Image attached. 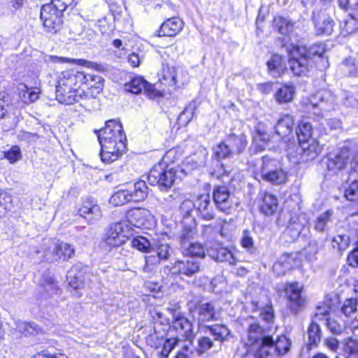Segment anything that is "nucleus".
<instances>
[{
    "label": "nucleus",
    "instance_id": "1",
    "mask_svg": "<svg viewBox=\"0 0 358 358\" xmlns=\"http://www.w3.org/2000/svg\"><path fill=\"white\" fill-rule=\"evenodd\" d=\"M95 132L101 148L100 155L103 162L111 163L125 152L127 138L120 122L110 120L104 128Z\"/></svg>",
    "mask_w": 358,
    "mask_h": 358
},
{
    "label": "nucleus",
    "instance_id": "2",
    "mask_svg": "<svg viewBox=\"0 0 358 358\" xmlns=\"http://www.w3.org/2000/svg\"><path fill=\"white\" fill-rule=\"evenodd\" d=\"M189 310L195 317L199 330L201 333H210L214 336L215 340L225 341L229 336L230 331L229 328L221 324L206 325V323L214 321L215 317V306L211 302L201 303L200 299L195 296L188 303Z\"/></svg>",
    "mask_w": 358,
    "mask_h": 358
},
{
    "label": "nucleus",
    "instance_id": "3",
    "mask_svg": "<svg viewBox=\"0 0 358 358\" xmlns=\"http://www.w3.org/2000/svg\"><path fill=\"white\" fill-rule=\"evenodd\" d=\"M288 53V64L295 76H307L313 67V61L306 55V47L290 43L282 45Z\"/></svg>",
    "mask_w": 358,
    "mask_h": 358
},
{
    "label": "nucleus",
    "instance_id": "4",
    "mask_svg": "<svg viewBox=\"0 0 358 358\" xmlns=\"http://www.w3.org/2000/svg\"><path fill=\"white\" fill-rule=\"evenodd\" d=\"M327 171L331 174H336L348 167L357 164V154L352 147L343 145L336 152L329 153L324 162Z\"/></svg>",
    "mask_w": 358,
    "mask_h": 358
},
{
    "label": "nucleus",
    "instance_id": "5",
    "mask_svg": "<svg viewBox=\"0 0 358 358\" xmlns=\"http://www.w3.org/2000/svg\"><path fill=\"white\" fill-rule=\"evenodd\" d=\"M148 187L145 182L140 180L134 184L129 189H120L110 198L109 202L113 206H120L129 202H139L146 199Z\"/></svg>",
    "mask_w": 358,
    "mask_h": 358
},
{
    "label": "nucleus",
    "instance_id": "6",
    "mask_svg": "<svg viewBox=\"0 0 358 358\" xmlns=\"http://www.w3.org/2000/svg\"><path fill=\"white\" fill-rule=\"evenodd\" d=\"M261 176L262 179L274 185H279L287 180V172L284 170L280 162L270 156L262 158Z\"/></svg>",
    "mask_w": 358,
    "mask_h": 358
},
{
    "label": "nucleus",
    "instance_id": "7",
    "mask_svg": "<svg viewBox=\"0 0 358 358\" xmlns=\"http://www.w3.org/2000/svg\"><path fill=\"white\" fill-rule=\"evenodd\" d=\"M175 178L176 171L157 164L150 171L148 181L150 185H157L161 191H167L173 186Z\"/></svg>",
    "mask_w": 358,
    "mask_h": 358
},
{
    "label": "nucleus",
    "instance_id": "8",
    "mask_svg": "<svg viewBox=\"0 0 358 358\" xmlns=\"http://www.w3.org/2000/svg\"><path fill=\"white\" fill-rule=\"evenodd\" d=\"M303 286L298 282H288L284 291L287 299V306L290 312L297 315L306 306V297L303 293Z\"/></svg>",
    "mask_w": 358,
    "mask_h": 358
},
{
    "label": "nucleus",
    "instance_id": "9",
    "mask_svg": "<svg viewBox=\"0 0 358 358\" xmlns=\"http://www.w3.org/2000/svg\"><path fill=\"white\" fill-rule=\"evenodd\" d=\"M55 98L59 103L64 105L80 102V106L85 108L90 107L89 101L94 100L92 95H89L83 90H68L57 87H55Z\"/></svg>",
    "mask_w": 358,
    "mask_h": 358
},
{
    "label": "nucleus",
    "instance_id": "10",
    "mask_svg": "<svg viewBox=\"0 0 358 358\" xmlns=\"http://www.w3.org/2000/svg\"><path fill=\"white\" fill-rule=\"evenodd\" d=\"M201 263L194 257L185 256L182 259L174 262L171 268L173 275H178L181 278L192 277L200 271Z\"/></svg>",
    "mask_w": 358,
    "mask_h": 358
},
{
    "label": "nucleus",
    "instance_id": "11",
    "mask_svg": "<svg viewBox=\"0 0 358 358\" xmlns=\"http://www.w3.org/2000/svg\"><path fill=\"white\" fill-rule=\"evenodd\" d=\"M234 196L226 185H215L213 190V199L217 208L227 214L231 213L234 206Z\"/></svg>",
    "mask_w": 358,
    "mask_h": 358
},
{
    "label": "nucleus",
    "instance_id": "12",
    "mask_svg": "<svg viewBox=\"0 0 358 358\" xmlns=\"http://www.w3.org/2000/svg\"><path fill=\"white\" fill-rule=\"evenodd\" d=\"M62 12L48 4L43 5L41 10V19L43 25L51 33L55 34L62 29Z\"/></svg>",
    "mask_w": 358,
    "mask_h": 358
},
{
    "label": "nucleus",
    "instance_id": "13",
    "mask_svg": "<svg viewBox=\"0 0 358 358\" xmlns=\"http://www.w3.org/2000/svg\"><path fill=\"white\" fill-rule=\"evenodd\" d=\"M128 231V226L125 222L113 223L105 234L104 241L109 246L118 247L127 240Z\"/></svg>",
    "mask_w": 358,
    "mask_h": 358
},
{
    "label": "nucleus",
    "instance_id": "14",
    "mask_svg": "<svg viewBox=\"0 0 358 358\" xmlns=\"http://www.w3.org/2000/svg\"><path fill=\"white\" fill-rule=\"evenodd\" d=\"M273 26L280 34L287 36L292 43L299 41V24L296 22L282 16H277L273 19Z\"/></svg>",
    "mask_w": 358,
    "mask_h": 358
},
{
    "label": "nucleus",
    "instance_id": "15",
    "mask_svg": "<svg viewBox=\"0 0 358 358\" xmlns=\"http://www.w3.org/2000/svg\"><path fill=\"white\" fill-rule=\"evenodd\" d=\"M124 90L132 94H139L143 91L149 98L154 99L159 96L153 85L149 83L141 76H134L124 84Z\"/></svg>",
    "mask_w": 358,
    "mask_h": 358
},
{
    "label": "nucleus",
    "instance_id": "16",
    "mask_svg": "<svg viewBox=\"0 0 358 358\" xmlns=\"http://www.w3.org/2000/svg\"><path fill=\"white\" fill-rule=\"evenodd\" d=\"M73 255L74 249L71 245L64 242L53 243L44 251V257L48 262L67 260Z\"/></svg>",
    "mask_w": 358,
    "mask_h": 358
},
{
    "label": "nucleus",
    "instance_id": "17",
    "mask_svg": "<svg viewBox=\"0 0 358 358\" xmlns=\"http://www.w3.org/2000/svg\"><path fill=\"white\" fill-rule=\"evenodd\" d=\"M310 105L313 109L319 108L321 111H331L335 108L336 98L331 91L320 90L311 96Z\"/></svg>",
    "mask_w": 358,
    "mask_h": 358
},
{
    "label": "nucleus",
    "instance_id": "18",
    "mask_svg": "<svg viewBox=\"0 0 358 358\" xmlns=\"http://www.w3.org/2000/svg\"><path fill=\"white\" fill-rule=\"evenodd\" d=\"M83 78L80 71L73 70L63 71L58 76L56 87L68 90H80L81 81Z\"/></svg>",
    "mask_w": 358,
    "mask_h": 358
},
{
    "label": "nucleus",
    "instance_id": "19",
    "mask_svg": "<svg viewBox=\"0 0 358 358\" xmlns=\"http://www.w3.org/2000/svg\"><path fill=\"white\" fill-rule=\"evenodd\" d=\"M172 327L187 340L194 336L192 322L180 313L173 314Z\"/></svg>",
    "mask_w": 358,
    "mask_h": 358
},
{
    "label": "nucleus",
    "instance_id": "20",
    "mask_svg": "<svg viewBox=\"0 0 358 358\" xmlns=\"http://www.w3.org/2000/svg\"><path fill=\"white\" fill-rule=\"evenodd\" d=\"M301 152L299 160L301 162H308L315 159L321 153L322 145L317 140H311L299 144Z\"/></svg>",
    "mask_w": 358,
    "mask_h": 358
},
{
    "label": "nucleus",
    "instance_id": "21",
    "mask_svg": "<svg viewBox=\"0 0 358 358\" xmlns=\"http://www.w3.org/2000/svg\"><path fill=\"white\" fill-rule=\"evenodd\" d=\"M207 255L217 262H228L235 264L236 260L233 253L225 247L216 244L206 249Z\"/></svg>",
    "mask_w": 358,
    "mask_h": 358
},
{
    "label": "nucleus",
    "instance_id": "22",
    "mask_svg": "<svg viewBox=\"0 0 358 358\" xmlns=\"http://www.w3.org/2000/svg\"><path fill=\"white\" fill-rule=\"evenodd\" d=\"M183 28L182 21L176 17L168 18L164 22L159 29L157 31V36L174 37L178 35Z\"/></svg>",
    "mask_w": 358,
    "mask_h": 358
},
{
    "label": "nucleus",
    "instance_id": "23",
    "mask_svg": "<svg viewBox=\"0 0 358 358\" xmlns=\"http://www.w3.org/2000/svg\"><path fill=\"white\" fill-rule=\"evenodd\" d=\"M294 118L290 115L282 116L275 125V134L285 141L293 137Z\"/></svg>",
    "mask_w": 358,
    "mask_h": 358
},
{
    "label": "nucleus",
    "instance_id": "24",
    "mask_svg": "<svg viewBox=\"0 0 358 358\" xmlns=\"http://www.w3.org/2000/svg\"><path fill=\"white\" fill-rule=\"evenodd\" d=\"M78 213L81 217L87 220L88 223L91 224L99 220L102 216L99 206L92 199L84 201Z\"/></svg>",
    "mask_w": 358,
    "mask_h": 358
},
{
    "label": "nucleus",
    "instance_id": "25",
    "mask_svg": "<svg viewBox=\"0 0 358 358\" xmlns=\"http://www.w3.org/2000/svg\"><path fill=\"white\" fill-rule=\"evenodd\" d=\"M195 205L203 220L210 221L215 218L213 206L211 203L210 196L208 194L200 195L197 198Z\"/></svg>",
    "mask_w": 358,
    "mask_h": 358
},
{
    "label": "nucleus",
    "instance_id": "26",
    "mask_svg": "<svg viewBox=\"0 0 358 358\" xmlns=\"http://www.w3.org/2000/svg\"><path fill=\"white\" fill-rule=\"evenodd\" d=\"M329 316V308H317L316 312L315 313V320L319 321H324L325 324L333 334H340L343 331L342 326L336 320L330 319Z\"/></svg>",
    "mask_w": 358,
    "mask_h": 358
},
{
    "label": "nucleus",
    "instance_id": "27",
    "mask_svg": "<svg viewBox=\"0 0 358 358\" xmlns=\"http://www.w3.org/2000/svg\"><path fill=\"white\" fill-rule=\"evenodd\" d=\"M224 141L233 151L235 156L242 153L248 145L247 136L244 134H230L226 136Z\"/></svg>",
    "mask_w": 358,
    "mask_h": 358
},
{
    "label": "nucleus",
    "instance_id": "28",
    "mask_svg": "<svg viewBox=\"0 0 358 358\" xmlns=\"http://www.w3.org/2000/svg\"><path fill=\"white\" fill-rule=\"evenodd\" d=\"M291 345L290 339L285 335L278 336L275 339L272 337V343L268 345L267 348L269 351L268 355L275 353L278 355H284L289 351Z\"/></svg>",
    "mask_w": 358,
    "mask_h": 358
},
{
    "label": "nucleus",
    "instance_id": "29",
    "mask_svg": "<svg viewBox=\"0 0 358 358\" xmlns=\"http://www.w3.org/2000/svg\"><path fill=\"white\" fill-rule=\"evenodd\" d=\"M196 223L194 219H191L189 223L184 222L182 229L179 236L180 245L181 250L183 248H187L189 244L194 241V236H196Z\"/></svg>",
    "mask_w": 358,
    "mask_h": 358
},
{
    "label": "nucleus",
    "instance_id": "30",
    "mask_svg": "<svg viewBox=\"0 0 358 358\" xmlns=\"http://www.w3.org/2000/svg\"><path fill=\"white\" fill-rule=\"evenodd\" d=\"M334 214V210L329 209L318 215L312 222L313 229L318 233L324 234L327 232L329 226L332 224Z\"/></svg>",
    "mask_w": 358,
    "mask_h": 358
},
{
    "label": "nucleus",
    "instance_id": "31",
    "mask_svg": "<svg viewBox=\"0 0 358 358\" xmlns=\"http://www.w3.org/2000/svg\"><path fill=\"white\" fill-rule=\"evenodd\" d=\"M315 28L317 34L330 35L334 29V22L332 19L325 14L313 17Z\"/></svg>",
    "mask_w": 358,
    "mask_h": 358
},
{
    "label": "nucleus",
    "instance_id": "32",
    "mask_svg": "<svg viewBox=\"0 0 358 358\" xmlns=\"http://www.w3.org/2000/svg\"><path fill=\"white\" fill-rule=\"evenodd\" d=\"M266 66L268 73L274 78L280 77L285 69L282 57L278 54L271 56L267 61Z\"/></svg>",
    "mask_w": 358,
    "mask_h": 358
},
{
    "label": "nucleus",
    "instance_id": "33",
    "mask_svg": "<svg viewBox=\"0 0 358 358\" xmlns=\"http://www.w3.org/2000/svg\"><path fill=\"white\" fill-rule=\"evenodd\" d=\"M223 341H224L215 340L214 336L210 333L204 334L197 338L196 352L199 355L204 354L215 347L216 342L221 343Z\"/></svg>",
    "mask_w": 358,
    "mask_h": 358
},
{
    "label": "nucleus",
    "instance_id": "34",
    "mask_svg": "<svg viewBox=\"0 0 358 358\" xmlns=\"http://www.w3.org/2000/svg\"><path fill=\"white\" fill-rule=\"evenodd\" d=\"M80 73L84 77L81 81L82 85H86L90 89H94L96 93H99L103 85V79L98 75H92L80 71Z\"/></svg>",
    "mask_w": 358,
    "mask_h": 358
},
{
    "label": "nucleus",
    "instance_id": "35",
    "mask_svg": "<svg viewBox=\"0 0 358 358\" xmlns=\"http://www.w3.org/2000/svg\"><path fill=\"white\" fill-rule=\"evenodd\" d=\"M295 94V87L293 85L282 86L275 94V98L279 103H289L292 101Z\"/></svg>",
    "mask_w": 358,
    "mask_h": 358
},
{
    "label": "nucleus",
    "instance_id": "36",
    "mask_svg": "<svg viewBox=\"0 0 358 358\" xmlns=\"http://www.w3.org/2000/svg\"><path fill=\"white\" fill-rule=\"evenodd\" d=\"M148 213V211L145 208H131L127 211V218L131 224L138 227L143 224Z\"/></svg>",
    "mask_w": 358,
    "mask_h": 358
},
{
    "label": "nucleus",
    "instance_id": "37",
    "mask_svg": "<svg viewBox=\"0 0 358 358\" xmlns=\"http://www.w3.org/2000/svg\"><path fill=\"white\" fill-rule=\"evenodd\" d=\"M278 209L277 198L269 193H265L262 204L261 205V211L266 215H273Z\"/></svg>",
    "mask_w": 358,
    "mask_h": 358
},
{
    "label": "nucleus",
    "instance_id": "38",
    "mask_svg": "<svg viewBox=\"0 0 358 358\" xmlns=\"http://www.w3.org/2000/svg\"><path fill=\"white\" fill-rule=\"evenodd\" d=\"M213 157L215 159H231L235 157L233 151L229 148V145L223 140L217 144L213 149Z\"/></svg>",
    "mask_w": 358,
    "mask_h": 358
},
{
    "label": "nucleus",
    "instance_id": "39",
    "mask_svg": "<svg viewBox=\"0 0 358 358\" xmlns=\"http://www.w3.org/2000/svg\"><path fill=\"white\" fill-rule=\"evenodd\" d=\"M196 108V102L192 101L180 113L178 117V123L180 126H186L193 118Z\"/></svg>",
    "mask_w": 358,
    "mask_h": 358
},
{
    "label": "nucleus",
    "instance_id": "40",
    "mask_svg": "<svg viewBox=\"0 0 358 358\" xmlns=\"http://www.w3.org/2000/svg\"><path fill=\"white\" fill-rule=\"evenodd\" d=\"M350 243V236L347 234L336 235L331 238V248L339 253L346 250Z\"/></svg>",
    "mask_w": 358,
    "mask_h": 358
},
{
    "label": "nucleus",
    "instance_id": "41",
    "mask_svg": "<svg viewBox=\"0 0 358 358\" xmlns=\"http://www.w3.org/2000/svg\"><path fill=\"white\" fill-rule=\"evenodd\" d=\"M317 320H314L310 324L308 329V345H317L322 338V332L320 325L316 323Z\"/></svg>",
    "mask_w": 358,
    "mask_h": 358
},
{
    "label": "nucleus",
    "instance_id": "42",
    "mask_svg": "<svg viewBox=\"0 0 358 358\" xmlns=\"http://www.w3.org/2000/svg\"><path fill=\"white\" fill-rule=\"evenodd\" d=\"M153 240L150 241L144 236H138L131 241V245L142 252L151 253V250L153 248Z\"/></svg>",
    "mask_w": 358,
    "mask_h": 358
},
{
    "label": "nucleus",
    "instance_id": "43",
    "mask_svg": "<svg viewBox=\"0 0 358 358\" xmlns=\"http://www.w3.org/2000/svg\"><path fill=\"white\" fill-rule=\"evenodd\" d=\"M182 253L187 257H194L196 259L203 258L206 255L205 250L201 243L193 242L187 248H183Z\"/></svg>",
    "mask_w": 358,
    "mask_h": 358
},
{
    "label": "nucleus",
    "instance_id": "44",
    "mask_svg": "<svg viewBox=\"0 0 358 358\" xmlns=\"http://www.w3.org/2000/svg\"><path fill=\"white\" fill-rule=\"evenodd\" d=\"M296 134L299 144L309 141L312 136V126L308 122H301L299 124Z\"/></svg>",
    "mask_w": 358,
    "mask_h": 358
},
{
    "label": "nucleus",
    "instance_id": "45",
    "mask_svg": "<svg viewBox=\"0 0 358 358\" xmlns=\"http://www.w3.org/2000/svg\"><path fill=\"white\" fill-rule=\"evenodd\" d=\"M195 208V203H194L192 200L186 199L181 203L179 210L180 215H182L184 218L182 223H184V222L185 223H189L191 219H194L192 217V213Z\"/></svg>",
    "mask_w": 358,
    "mask_h": 358
},
{
    "label": "nucleus",
    "instance_id": "46",
    "mask_svg": "<svg viewBox=\"0 0 358 358\" xmlns=\"http://www.w3.org/2000/svg\"><path fill=\"white\" fill-rule=\"evenodd\" d=\"M162 79L174 90L178 87L177 73L174 67L166 66L163 68Z\"/></svg>",
    "mask_w": 358,
    "mask_h": 358
},
{
    "label": "nucleus",
    "instance_id": "47",
    "mask_svg": "<svg viewBox=\"0 0 358 358\" xmlns=\"http://www.w3.org/2000/svg\"><path fill=\"white\" fill-rule=\"evenodd\" d=\"M304 226L299 222H289V225L285 231V235L290 238L289 241H295L298 238Z\"/></svg>",
    "mask_w": 358,
    "mask_h": 358
},
{
    "label": "nucleus",
    "instance_id": "48",
    "mask_svg": "<svg viewBox=\"0 0 358 358\" xmlns=\"http://www.w3.org/2000/svg\"><path fill=\"white\" fill-rule=\"evenodd\" d=\"M41 286L43 287L45 291L49 295L55 294L59 291L57 282L49 275L43 276L41 282Z\"/></svg>",
    "mask_w": 358,
    "mask_h": 358
},
{
    "label": "nucleus",
    "instance_id": "49",
    "mask_svg": "<svg viewBox=\"0 0 358 358\" xmlns=\"http://www.w3.org/2000/svg\"><path fill=\"white\" fill-rule=\"evenodd\" d=\"M18 331L24 336L34 335L38 334L41 329L35 323H29L26 322H18L16 324Z\"/></svg>",
    "mask_w": 358,
    "mask_h": 358
},
{
    "label": "nucleus",
    "instance_id": "50",
    "mask_svg": "<svg viewBox=\"0 0 358 358\" xmlns=\"http://www.w3.org/2000/svg\"><path fill=\"white\" fill-rule=\"evenodd\" d=\"M343 352L346 358L358 357V341L349 340L344 345Z\"/></svg>",
    "mask_w": 358,
    "mask_h": 358
},
{
    "label": "nucleus",
    "instance_id": "51",
    "mask_svg": "<svg viewBox=\"0 0 358 358\" xmlns=\"http://www.w3.org/2000/svg\"><path fill=\"white\" fill-rule=\"evenodd\" d=\"M357 310V299L356 298H350L346 299L341 307V312L346 317H350L352 314H355Z\"/></svg>",
    "mask_w": 358,
    "mask_h": 358
},
{
    "label": "nucleus",
    "instance_id": "52",
    "mask_svg": "<svg viewBox=\"0 0 358 358\" xmlns=\"http://www.w3.org/2000/svg\"><path fill=\"white\" fill-rule=\"evenodd\" d=\"M241 243L243 248L246 249L250 253L255 252L256 248L254 245V240L249 230H243Z\"/></svg>",
    "mask_w": 358,
    "mask_h": 358
},
{
    "label": "nucleus",
    "instance_id": "53",
    "mask_svg": "<svg viewBox=\"0 0 358 358\" xmlns=\"http://www.w3.org/2000/svg\"><path fill=\"white\" fill-rule=\"evenodd\" d=\"M344 196L349 201L358 200V180H354L345 187Z\"/></svg>",
    "mask_w": 358,
    "mask_h": 358
},
{
    "label": "nucleus",
    "instance_id": "54",
    "mask_svg": "<svg viewBox=\"0 0 358 358\" xmlns=\"http://www.w3.org/2000/svg\"><path fill=\"white\" fill-rule=\"evenodd\" d=\"M153 250L158 251V257L161 260H167L170 256V247L167 243H157L155 240H153V248L151 250V252Z\"/></svg>",
    "mask_w": 358,
    "mask_h": 358
},
{
    "label": "nucleus",
    "instance_id": "55",
    "mask_svg": "<svg viewBox=\"0 0 358 358\" xmlns=\"http://www.w3.org/2000/svg\"><path fill=\"white\" fill-rule=\"evenodd\" d=\"M179 341L180 339L177 337L166 339L163 343V348L159 353L160 355L163 358H168L169 353L176 345H178Z\"/></svg>",
    "mask_w": 358,
    "mask_h": 358
},
{
    "label": "nucleus",
    "instance_id": "56",
    "mask_svg": "<svg viewBox=\"0 0 358 358\" xmlns=\"http://www.w3.org/2000/svg\"><path fill=\"white\" fill-rule=\"evenodd\" d=\"M78 0H51L48 3L49 6H54L56 9L64 13L69 7H73L78 3Z\"/></svg>",
    "mask_w": 358,
    "mask_h": 358
},
{
    "label": "nucleus",
    "instance_id": "57",
    "mask_svg": "<svg viewBox=\"0 0 358 358\" xmlns=\"http://www.w3.org/2000/svg\"><path fill=\"white\" fill-rule=\"evenodd\" d=\"M260 316L262 320L268 324H273L275 320L274 310L271 305L266 306L262 308Z\"/></svg>",
    "mask_w": 358,
    "mask_h": 358
},
{
    "label": "nucleus",
    "instance_id": "58",
    "mask_svg": "<svg viewBox=\"0 0 358 358\" xmlns=\"http://www.w3.org/2000/svg\"><path fill=\"white\" fill-rule=\"evenodd\" d=\"M145 264L143 268L145 273H149L152 271V266L159 265L161 262V259L157 255H149L145 258Z\"/></svg>",
    "mask_w": 358,
    "mask_h": 358
},
{
    "label": "nucleus",
    "instance_id": "59",
    "mask_svg": "<svg viewBox=\"0 0 358 358\" xmlns=\"http://www.w3.org/2000/svg\"><path fill=\"white\" fill-rule=\"evenodd\" d=\"M4 157L11 164L15 163L22 157L20 148L16 145L13 146L8 151L5 152Z\"/></svg>",
    "mask_w": 358,
    "mask_h": 358
},
{
    "label": "nucleus",
    "instance_id": "60",
    "mask_svg": "<svg viewBox=\"0 0 358 358\" xmlns=\"http://www.w3.org/2000/svg\"><path fill=\"white\" fill-rule=\"evenodd\" d=\"M324 53V45L322 44H314L310 48L306 47V55L313 59L315 56L322 57Z\"/></svg>",
    "mask_w": 358,
    "mask_h": 358
},
{
    "label": "nucleus",
    "instance_id": "61",
    "mask_svg": "<svg viewBox=\"0 0 358 358\" xmlns=\"http://www.w3.org/2000/svg\"><path fill=\"white\" fill-rule=\"evenodd\" d=\"M342 69L349 76H355L357 73V66L355 59L352 57L346 59L342 63Z\"/></svg>",
    "mask_w": 358,
    "mask_h": 358
},
{
    "label": "nucleus",
    "instance_id": "62",
    "mask_svg": "<svg viewBox=\"0 0 358 358\" xmlns=\"http://www.w3.org/2000/svg\"><path fill=\"white\" fill-rule=\"evenodd\" d=\"M256 128L255 134L254 136L255 139L259 140L264 143L270 141V135L267 134L264 129V124L259 122Z\"/></svg>",
    "mask_w": 358,
    "mask_h": 358
},
{
    "label": "nucleus",
    "instance_id": "63",
    "mask_svg": "<svg viewBox=\"0 0 358 358\" xmlns=\"http://www.w3.org/2000/svg\"><path fill=\"white\" fill-rule=\"evenodd\" d=\"M24 87L27 89V90L23 92L22 95L24 103H28L34 102L38 99V91L33 89H28L27 85H24Z\"/></svg>",
    "mask_w": 358,
    "mask_h": 358
},
{
    "label": "nucleus",
    "instance_id": "64",
    "mask_svg": "<svg viewBox=\"0 0 358 358\" xmlns=\"http://www.w3.org/2000/svg\"><path fill=\"white\" fill-rule=\"evenodd\" d=\"M348 233L349 234H347V236H350V241L355 242L358 245V221L353 222L352 224H350Z\"/></svg>",
    "mask_w": 358,
    "mask_h": 358
}]
</instances>
